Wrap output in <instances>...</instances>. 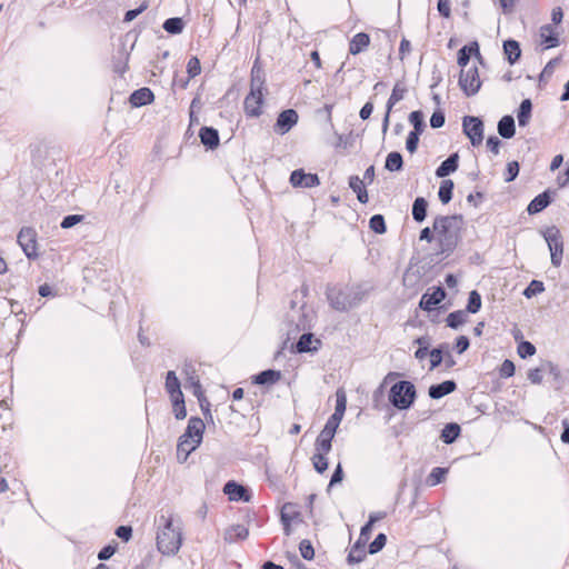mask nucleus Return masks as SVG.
<instances>
[{"label": "nucleus", "mask_w": 569, "mask_h": 569, "mask_svg": "<svg viewBox=\"0 0 569 569\" xmlns=\"http://www.w3.org/2000/svg\"><path fill=\"white\" fill-rule=\"evenodd\" d=\"M463 217L461 214L438 216L433 220V231L438 236L439 253L449 257L461 240Z\"/></svg>", "instance_id": "1"}, {"label": "nucleus", "mask_w": 569, "mask_h": 569, "mask_svg": "<svg viewBox=\"0 0 569 569\" xmlns=\"http://www.w3.org/2000/svg\"><path fill=\"white\" fill-rule=\"evenodd\" d=\"M159 531L157 533V548L162 555H176L182 543V531L180 526L173 525L171 516L159 517Z\"/></svg>", "instance_id": "2"}, {"label": "nucleus", "mask_w": 569, "mask_h": 569, "mask_svg": "<svg viewBox=\"0 0 569 569\" xmlns=\"http://www.w3.org/2000/svg\"><path fill=\"white\" fill-rule=\"evenodd\" d=\"M326 295L331 308L342 312L358 307L362 302L366 292L360 287L342 290L328 286Z\"/></svg>", "instance_id": "3"}, {"label": "nucleus", "mask_w": 569, "mask_h": 569, "mask_svg": "<svg viewBox=\"0 0 569 569\" xmlns=\"http://www.w3.org/2000/svg\"><path fill=\"white\" fill-rule=\"evenodd\" d=\"M389 402L398 410H408L417 398L415 385L408 380L395 382L389 390Z\"/></svg>", "instance_id": "4"}, {"label": "nucleus", "mask_w": 569, "mask_h": 569, "mask_svg": "<svg viewBox=\"0 0 569 569\" xmlns=\"http://www.w3.org/2000/svg\"><path fill=\"white\" fill-rule=\"evenodd\" d=\"M287 323L289 326L288 336L296 335L300 331H309L312 329L315 312L307 307L306 302L299 306L296 313H287Z\"/></svg>", "instance_id": "5"}, {"label": "nucleus", "mask_w": 569, "mask_h": 569, "mask_svg": "<svg viewBox=\"0 0 569 569\" xmlns=\"http://www.w3.org/2000/svg\"><path fill=\"white\" fill-rule=\"evenodd\" d=\"M543 237L550 250L552 266L560 267L563 256V239L560 230L552 226L543 232Z\"/></svg>", "instance_id": "6"}, {"label": "nucleus", "mask_w": 569, "mask_h": 569, "mask_svg": "<svg viewBox=\"0 0 569 569\" xmlns=\"http://www.w3.org/2000/svg\"><path fill=\"white\" fill-rule=\"evenodd\" d=\"M462 132L473 147L480 146L485 138V123L482 119L476 116H465L462 118Z\"/></svg>", "instance_id": "7"}, {"label": "nucleus", "mask_w": 569, "mask_h": 569, "mask_svg": "<svg viewBox=\"0 0 569 569\" xmlns=\"http://www.w3.org/2000/svg\"><path fill=\"white\" fill-rule=\"evenodd\" d=\"M458 83L460 89L467 97H472L477 94L482 84L479 77L478 68L476 66H472L467 70L465 68L461 69Z\"/></svg>", "instance_id": "8"}, {"label": "nucleus", "mask_w": 569, "mask_h": 569, "mask_svg": "<svg viewBox=\"0 0 569 569\" xmlns=\"http://www.w3.org/2000/svg\"><path fill=\"white\" fill-rule=\"evenodd\" d=\"M37 231L31 227H23L18 233L17 241L26 257L30 260L38 258Z\"/></svg>", "instance_id": "9"}, {"label": "nucleus", "mask_w": 569, "mask_h": 569, "mask_svg": "<svg viewBox=\"0 0 569 569\" xmlns=\"http://www.w3.org/2000/svg\"><path fill=\"white\" fill-rule=\"evenodd\" d=\"M299 120V114L295 109H286L281 111L273 126V131L280 136L288 133Z\"/></svg>", "instance_id": "10"}, {"label": "nucleus", "mask_w": 569, "mask_h": 569, "mask_svg": "<svg viewBox=\"0 0 569 569\" xmlns=\"http://www.w3.org/2000/svg\"><path fill=\"white\" fill-rule=\"evenodd\" d=\"M406 93H407L406 87L401 86L400 83L395 84L392 92L387 101L386 113L382 119L381 129H382L383 134H386L389 129L390 112L392 111V108L396 106V103H398L400 100H402L405 98Z\"/></svg>", "instance_id": "11"}, {"label": "nucleus", "mask_w": 569, "mask_h": 569, "mask_svg": "<svg viewBox=\"0 0 569 569\" xmlns=\"http://www.w3.org/2000/svg\"><path fill=\"white\" fill-rule=\"evenodd\" d=\"M223 493L228 496L230 501L249 502L251 499L250 490L234 480H229L224 483Z\"/></svg>", "instance_id": "12"}, {"label": "nucleus", "mask_w": 569, "mask_h": 569, "mask_svg": "<svg viewBox=\"0 0 569 569\" xmlns=\"http://www.w3.org/2000/svg\"><path fill=\"white\" fill-rule=\"evenodd\" d=\"M289 181L296 188H315L320 184V179L317 173H307L303 169L293 170Z\"/></svg>", "instance_id": "13"}, {"label": "nucleus", "mask_w": 569, "mask_h": 569, "mask_svg": "<svg viewBox=\"0 0 569 569\" xmlns=\"http://www.w3.org/2000/svg\"><path fill=\"white\" fill-rule=\"evenodd\" d=\"M447 292L441 286L432 288V292H425L419 301V307L425 311H432L437 305L446 299Z\"/></svg>", "instance_id": "14"}, {"label": "nucleus", "mask_w": 569, "mask_h": 569, "mask_svg": "<svg viewBox=\"0 0 569 569\" xmlns=\"http://www.w3.org/2000/svg\"><path fill=\"white\" fill-rule=\"evenodd\" d=\"M263 93L250 91L244 98L243 107L248 117L257 118L262 113Z\"/></svg>", "instance_id": "15"}, {"label": "nucleus", "mask_w": 569, "mask_h": 569, "mask_svg": "<svg viewBox=\"0 0 569 569\" xmlns=\"http://www.w3.org/2000/svg\"><path fill=\"white\" fill-rule=\"evenodd\" d=\"M303 333L300 336L299 340L295 345V352L297 353H306V352H316L321 347V340L316 339L313 335L309 331H302Z\"/></svg>", "instance_id": "16"}, {"label": "nucleus", "mask_w": 569, "mask_h": 569, "mask_svg": "<svg viewBox=\"0 0 569 569\" xmlns=\"http://www.w3.org/2000/svg\"><path fill=\"white\" fill-rule=\"evenodd\" d=\"M553 194L555 191L547 189L536 196L527 207L528 213L532 216L543 211L551 203Z\"/></svg>", "instance_id": "17"}, {"label": "nucleus", "mask_w": 569, "mask_h": 569, "mask_svg": "<svg viewBox=\"0 0 569 569\" xmlns=\"http://www.w3.org/2000/svg\"><path fill=\"white\" fill-rule=\"evenodd\" d=\"M204 429L206 426L201 418L191 417L188 421V426L184 432L181 436L188 438L189 440H196L198 443H201Z\"/></svg>", "instance_id": "18"}, {"label": "nucleus", "mask_w": 569, "mask_h": 569, "mask_svg": "<svg viewBox=\"0 0 569 569\" xmlns=\"http://www.w3.org/2000/svg\"><path fill=\"white\" fill-rule=\"evenodd\" d=\"M199 138L207 150H214L220 144L219 131L213 127H202L199 130Z\"/></svg>", "instance_id": "19"}, {"label": "nucleus", "mask_w": 569, "mask_h": 569, "mask_svg": "<svg viewBox=\"0 0 569 569\" xmlns=\"http://www.w3.org/2000/svg\"><path fill=\"white\" fill-rule=\"evenodd\" d=\"M153 100L154 94L152 90L147 87L134 90L129 97V102L133 108H140L150 104L153 102Z\"/></svg>", "instance_id": "20"}, {"label": "nucleus", "mask_w": 569, "mask_h": 569, "mask_svg": "<svg viewBox=\"0 0 569 569\" xmlns=\"http://www.w3.org/2000/svg\"><path fill=\"white\" fill-rule=\"evenodd\" d=\"M457 383L455 380H445L440 383L431 385L428 389V395L433 400H439L456 391Z\"/></svg>", "instance_id": "21"}, {"label": "nucleus", "mask_w": 569, "mask_h": 569, "mask_svg": "<svg viewBox=\"0 0 569 569\" xmlns=\"http://www.w3.org/2000/svg\"><path fill=\"white\" fill-rule=\"evenodd\" d=\"M540 44L543 50H548L559 46V36L551 24H543L539 30Z\"/></svg>", "instance_id": "22"}, {"label": "nucleus", "mask_w": 569, "mask_h": 569, "mask_svg": "<svg viewBox=\"0 0 569 569\" xmlns=\"http://www.w3.org/2000/svg\"><path fill=\"white\" fill-rule=\"evenodd\" d=\"M459 168V154L458 152L451 153L446 160H443L436 169V177L446 178L451 173L456 172Z\"/></svg>", "instance_id": "23"}, {"label": "nucleus", "mask_w": 569, "mask_h": 569, "mask_svg": "<svg viewBox=\"0 0 569 569\" xmlns=\"http://www.w3.org/2000/svg\"><path fill=\"white\" fill-rule=\"evenodd\" d=\"M367 542H368V540L359 537L358 540L351 546L348 557H347V562L349 565H357L365 560L366 555H367V552H366Z\"/></svg>", "instance_id": "24"}, {"label": "nucleus", "mask_w": 569, "mask_h": 569, "mask_svg": "<svg viewBox=\"0 0 569 569\" xmlns=\"http://www.w3.org/2000/svg\"><path fill=\"white\" fill-rule=\"evenodd\" d=\"M479 56L478 41H471L462 46L457 53V63L463 69L468 66L471 57Z\"/></svg>", "instance_id": "25"}, {"label": "nucleus", "mask_w": 569, "mask_h": 569, "mask_svg": "<svg viewBox=\"0 0 569 569\" xmlns=\"http://www.w3.org/2000/svg\"><path fill=\"white\" fill-rule=\"evenodd\" d=\"M201 443L196 440H189L182 436L179 437L177 445V459L180 463L186 462L191 452H193Z\"/></svg>", "instance_id": "26"}, {"label": "nucleus", "mask_w": 569, "mask_h": 569, "mask_svg": "<svg viewBox=\"0 0 569 569\" xmlns=\"http://www.w3.org/2000/svg\"><path fill=\"white\" fill-rule=\"evenodd\" d=\"M281 379V371L267 369L252 377V383L260 386H272Z\"/></svg>", "instance_id": "27"}, {"label": "nucleus", "mask_w": 569, "mask_h": 569, "mask_svg": "<svg viewBox=\"0 0 569 569\" xmlns=\"http://www.w3.org/2000/svg\"><path fill=\"white\" fill-rule=\"evenodd\" d=\"M498 134L503 139H511L516 134V123L511 114L501 117L497 124Z\"/></svg>", "instance_id": "28"}, {"label": "nucleus", "mask_w": 569, "mask_h": 569, "mask_svg": "<svg viewBox=\"0 0 569 569\" xmlns=\"http://www.w3.org/2000/svg\"><path fill=\"white\" fill-rule=\"evenodd\" d=\"M370 44V37L366 32L356 33L349 42V52L353 56L366 50Z\"/></svg>", "instance_id": "29"}, {"label": "nucleus", "mask_w": 569, "mask_h": 569, "mask_svg": "<svg viewBox=\"0 0 569 569\" xmlns=\"http://www.w3.org/2000/svg\"><path fill=\"white\" fill-rule=\"evenodd\" d=\"M503 53L510 64H515L521 57L520 43L517 40L508 39L503 41Z\"/></svg>", "instance_id": "30"}, {"label": "nucleus", "mask_w": 569, "mask_h": 569, "mask_svg": "<svg viewBox=\"0 0 569 569\" xmlns=\"http://www.w3.org/2000/svg\"><path fill=\"white\" fill-rule=\"evenodd\" d=\"M532 116V102L529 98L523 99L517 110V120L519 127L528 126Z\"/></svg>", "instance_id": "31"}, {"label": "nucleus", "mask_w": 569, "mask_h": 569, "mask_svg": "<svg viewBox=\"0 0 569 569\" xmlns=\"http://www.w3.org/2000/svg\"><path fill=\"white\" fill-rule=\"evenodd\" d=\"M460 433L461 427L456 422H449L442 428L440 439L446 445H451L459 438Z\"/></svg>", "instance_id": "32"}, {"label": "nucleus", "mask_w": 569, "mask_h": 569, "mask_svg": "<svg viewBox=\"0 0 569 569\" xmlns=\"http://www.w3.org/2000/svg\"><path fill=\"white\" fill-rule=\"evenodd\" d=\"M349 187L357 194V199L360 203L368 202V192L362 179H360L358 176H351L349 178Z\"/></svg>", "instance_id": "33"}, {"label": "nucleus", "mask_w": 569, "mask_h": 569, "mask_svg": "<svg viewBox=\"0 0 569 569\" xmlns=\"http://www.w3.org/2000/svg\"><path fill=\"white\" fill-rule=\"evenodd\" d=\"M249 536V530L242 525H233L226 530L224 540L233 543L238 540H244Z\"/></svg>", "instance_id": "34"}, {"label": "nucleus", "mask_w": 569, "mask_h": 569, "mask_svg": "<svg viewBox=\"0 0 569 569\" xmlns=\"http://www.w3.org/2000/svg\"><path fill=\"white\" fill-rule=\"evenodd\" d=\"M166 390L170 398L180 397L182 393L180 381L174 371L170 370L166 375Z\"/></svg>", "instance_id": "35"}, {"label": "nucleus", "mask_w": 569, "mask_h": 569, "mask_svg": "<svg viewBox=\"0 0 569 569\" xmlns=\"http://www.w3.org/2000/svg\"><path fill=\"white\" fill-rule=\"evenodd\" d=\"M428 201L423 197H417L412 203V218L416 222L421 223L427 217Z\"/></svg>", "instance_id": "36"}, {"label": "nucleus", "mask_w": 569, "mask_h": 569, "mask_svg": "<svg viewBox=\"0 0 569 569\" xmlns=\"http://www.w3.org/2000/svg\"><path fill=\"white\" fill-rule=\"evenodd\" d=\"M336 433H332V432H329L327 430H321L320 433L318 435L317 439H316V442H315V447H316V451H319V452H330L331 448H332V439L335 437Z\"/></svg>", "instance_id": "37"}, {"label": "nucleus", "mask_w": 569, "mask_h": 569, "mask_svg": "<svg viewBox=\"0 0 569 569\" xmlns=\"http://www.w3.org/2000/svg\"><path fill=\"white\" fill-rule=\"evenodd\" d=\"M449 345L443 342L438 347L430 350V370L438 368L445 359V355L448 353Z\"/></svg>", "instance_id": "38"}, {"label": "nucleus", "mask_w": 569, "mask_h": 569, "mask_svg": "<svg viewBox=\"0 0 569 569\" xmlns=\"http://www.w3.org/2000/svg\"><path fill=\"white\" fill-rule=\"evenodd\" d=\"M403 168V158L402 154L398 151H392L388 153L385 161V169L390 172L400 171Z\"/></svg>", "instance_id": "39"}, {"label": "nucleus", "mask_w": 569, "mask_h": 569, "mask_svg": "<svg viewBox=\"0 0 569 569\" xmlns=\"http://www.w3.org/2000/svg\"><path fill=\"white\" fill-rule=\"evenodd\" d=\"M184 26H186V23L182 18L172 17V18H168L167 20H164L162 28L169 34L176 36V34L182 33Z\"/></svg>", "instance_id": "40"}, {"label": "nucleus", "mask_w": 569, "mask_h": 569, "mask_svg": "<svg viewBox=\"0 0 569 569\" xmlns=\"http://www.w3.org/2000/svg\"><path fill=\"white\" fill-rule=\"evenodd\" d=\"M128 59L129 53L126 51L124 48H121L118 51V54L113 56L112 58L113 71L118 74H123L128 68Z\"/></svg>", "instance_id": "41"}, {"label": "nucleus", "mask_w": 569, "mask_h": 569, "mask_svg": "<svg viewBox=\"0 0 569 569\" xmlns=\"http://www.w3.org/2000/svg\"><path fill=\"white\" fill-rule=\"evenodd\" d=\"M453 188H455V183L452 180L447 179V180L441 181L439 191H438V197H439V200L443 204H447L451 201L452 194H453Z\"/></svg>", "instance_id": "42"}, {"label": "nucleus", "mask_w": 569, "mask_h": 569, "mask_svg": "<svg viewBox=\"0 0 569 569\" xmlns=\"http://www.w3.org/2000/svg\"><path fill=\"white\" fill-rule=\"evenodd\" d=\"M466 321L467 312L465 310L452 311L446 318L447 326L455 330L461 327Z\"/></svg>", "instance_id": "43"}, {"label": "nucleus", "mask_w": 569, "mask_h": 569, "mask_svg": "<svg viewBox=\"0 0 569 569\" xmlns=\"http://www.w3.org/2000/svg\"><path fill=\"white\" fill-rule=\"evenodd\" d=\"M408 120L413 127V132L423 133L426 129L425 114L421 110H415L410 112Z\"/></svg>", "instance_id": "44"}, {"label": "nucleus", "mask_w": 569, "mask_h": 569, "mask_svg": "<svg viewBox=\"0 0 569 569\" xmlns=\"http://www.w3.org/2000/svg\"><path fill=\"white\" fill-rule=\"evenodd\" d=\"M482 306L481 296L477 290H472L469 292L468 302L465 311L467 313H477L480 311Z\"/></svg>", "instance_id": "45"}, {"label": "nucleus", "mask_w": 569, "mask_h": 569, "mask_svg": "<svg viewBox=\"0 0 569 569\" xmlns=\"http://www.w3.org/2000/svg\"><path fill=\"white\" fill-rule=\"evenodd\" d=\"M264 79L261 74V70L257 68V62L251 69L250 91L262 92Z\"/></svg>", "instance_id": "46"}, {"label": "nucleus", "mask_w": 569, "mask_h": 569, "mask_svg": "<svg viewBox=\"0 0 569 569\" xmlns=\"http://www.w3.org/2000/svg\"><path fill=\"white\" fill-rule=\"evenodd\" d=\"M448 471V468L435 467L427 478V483L431 487L441 483L445 481Z\"/></svg>", "instance_id": "47"}, {"label": "nucleus", "mask_w": 569, "mask_h": 569, "mask_svg": "<svg viewBox=\"0 0 569 569\" xmlns=\"http://www.w3.org/2000/svg\"><path fill=\"white\" fill-rule=\"evenodd\" d=\"M369 228L377 234H383L387 231L385 217L380 213L373 214L369 219Z\"/></svg>", "instance_id": "48"}, {"label": "nucleus", "mask_w": 569, "mask_h": 569, "mask_svg": "<svg viewBox=\"0 0 569 569\" xmlns=\"http://www.w3.org/2000/svg\"><path fill=\"white\" fill-rule=\"evenodd\" d=\"M326 455L327 452L316 451L311 458L313 468L318 473H323L328 469L329 462Z\"/></svg>", "instance_id": "49"}, {"label": "nucleus", "mask_w": 569, "mask_h": 569, "mask_svg": "<svg viewBox=\"0 0 569 569\" xmlns=\"http://www.w3.org/2000/svg\"><path fill=\"white\" fill-rule=\"evenodd\" d=\"M170 399L172 401L173 413H174L176 419H178V420L184 419L187 417V409H186V405H184L183 395H181L180 397H173Z\"/></svg>", "instance_id": "50"}, {"label": "nucleus", "mask_w": 569, "mask_h": 569, "mask_svg": "<svg viewBox=\"0 0 569 569\" xmlns=\"http://www.w3.org/2000/svg\"><path fill=\"white\" fill-rule=\"evenodd\" d=\"M560 60L561 59L557 57L547 62L541 73L539 74V83L546 82L553 74L555 68L560 63Z\"/></svg>", "instance_id": "51"}, {"label": "nucleus", "mask_w": 569, "mask_h": 569, "mask_svg": "<svg viewBox=\"0 0 569 569\" xmlns=\"http://www.w3.org/2000/svg\"><path fill=\"white\" fill-rule=\"evenodd\" d=\"M545 291V284L539 280H531L527 288L523 290V296L528 299L542 293Z\"/></svg>", "instance_id": "52"}, {"label": "nucleus", "mask_w": 569, "mask_h": 569, "mask_svg": "<svg viewBox=\"0 0 569 569\" xmlns=\"http://www.w3.org/2000/svg\"><path fill=\"white\" fill-rule=\"evenodd\" d=\"M387 543V536L382 532L378 533L373 541L368 547V552L370 555H376L380 552Z\"/></svg>", "instance_id": "53"}, {"label": "nucleus", "mask_w": 569, "mask_h": 569, "mask_svg": "<svg viewBox=\"0 0 569 569\" xmlns=\"http://www.w3.org/2000/svg\"><path fill=\"white\" fill-rule=\"evenodd\" d=\"M519 171H520V166H519L518 161L515 160V161L508 162L506 166L505 173H503L505 182L513 181L518 177Z\"/></svg>", "instance_id": "54"}, {"label": "nucleus", "mask_w": 569, "mask_h": 569, "mask_svg": "<svg viewBox=\"0 0 569 569\" xmlns=\"http://www.w3.org/2000/svg\"><path fill=\"white\" fill-rule=\"evenodd\" d=\"M517 351L520 358L526 359L528 357H532L536 353L537 349L535 345L531 343L530 341L522 340L521 342H519Z\"/></svg>", "instance_id": "55"}, {"label": "nucleus", "mask_w": 569, "mask_h": 569, "mask_svg": "<svg viewBox=\"0 0 569 569\" xmlns=\"http://www.w3.org/2000/svg\"><path fill=\"white\" fill-rule=\"evenodd\" d=\"M299 551L303 559L312 560L315 558V549L310 540L303 539L299 543Z\"/></svg>", "instance_id": "56"}, {"label": "nucleus", "mask_w": 569, "mask_h": 569, "mask_svg": "<svg viewBox=\"0 0 569 569\" xmlns=\"http://www.w3.org/2000/svg\"><path fill=\"white\" fill-rule=\"evenodd\" d=\"M445 122H446V116H445L443 110L436 109L430 117V127L432 129H439V128L443 127Z\"/></svg>", "instance_id": "57"}, {"label": "nucleus", "mask_w": 569, "mask_h": 569, "mask_svg": "<svg viewBox=\"0 0 569 569\" xmlns=\"http://www.w3.org/2000/svg\"><path fill=\"white\" fill-rule=\"evenodd\" d=\"M343 416L333 412L327 420L323 430L336 433Z\"/></svg>", "instance_id": "58"}, {"label": "nucleus", "mask_w": 569, "mask_h": 569, "mask_svg": "<svg viewBox=\"0 0 569 569\" xmlns=\"http://www.w3.org/2000/svg\"><path fill=\"white\" fill-rule=\"evenodd\" d=\"M83 219H84V216H82V214H68L60 222V227L62 229H70L72 227H74L76 224L82 222Z\"/></svg>", "instance_id": "59"}, {"label": "nucleus", "mask_w": 569, "mask_h": 569, "mask_svg": "<svg viewBox=\"0 0 569 569\" xmlns=\"http://www.w3.org/2000/svg\"><path fill=\"white\" fill-rule=\"evenodd\" d=\"M422 133L410 131L406 140V149L410 153H415L418 149L419 139Z\"/></svg>", "instance_id": "60"}, {"label": "nucleus", "mask_w": 569, "mask_h": 569, "mask_svg": "<svg viewBox=\"0 0 569 569\" xmlns=\"http://www.w3.org/2000/svg\"><path fill=\"white\" fill-rule=\"evenodd\" d=\"M515 371H516L515 363L511 360L506 359V360H503V362L501 363V366L499 368V376L503 379H507V378L512 377L515 375Z\"/></svg>", "instance_id": "61"}, {"label": "nucleus", "mask_w": 569, "mask_h": 569, "mask_svg": "<svg viewBox=\"0 0 569 569\" xmlns=\"http://www.w3.org/2000/svg\"><path fill=\"white\" fill-rule=\"evenodd\" d=\"M346 407H347V398H346V393L345 391L342 390H337L336 392V408H335V412L338 413V415H345L346 412Z\"/></svg>", "instance_id": "62"}, {"label": "nucleus", "mask_w": 569, "mask_h": 569, "mask_svg": "<svg viewBox=\"0 0 569 569\" xmlns=\"http://www.w3.org/2000/svg\"><path fill=\"white\" fill-rule=\"evenodd\" d=\"M187 72L189 78H194L201 72V63L197 57H191L187 63Z\"/></svg>", "instance_id": "63"}, {"label": "nucleus", "mask_w": 569, "mask_h": 569, "mask_svg": "<svg viewBox=\"0 0 569 569\" xmlns=\"http://www.w3.org/2000/svg\"><path fill=\"white\" fill-rule=\"evenodd\" d=\"M117 551V543L107 545L98 552V559L106 561L109 560Z\"/></svg>", "instance_id": "64"}]
</instances>
